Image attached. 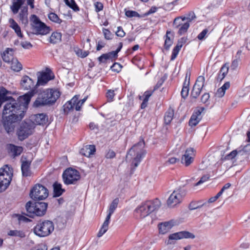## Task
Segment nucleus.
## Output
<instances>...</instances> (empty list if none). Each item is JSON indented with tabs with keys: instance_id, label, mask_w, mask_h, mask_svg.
<instances>
[{
	"instance_id": "nucleus-39",
	"label": "nucleus",
	"mask_w": 250,
	"mask_h": 250,
	"mask_svg": "<svg viewBox=\"0 0 250 250\" xmlns=\"http://www.w3.org/2000/svg\"><path fill=\"white\" fill-rule=\"evenodd\" d=\"M66 4L74 11H77L79 10V8L74 0H65Z\"/></svg>"
},
{
	"instance_id": "nucleus-60",
	"label": "nucleus",
	"mask_w": 250,
	"mask_h": 250,
	"mask_svg": "<svg viewBox=\"0 0 250 250\" xmlns=\"http://www.w3.org/2000/svg\"><path fill=\"white\" fill-rule=\"evenodd\" d=\"M209 98V95L208 93H205L201 97V101L203 103H206Z\"/></svg>"
},
{
	"instance_id": "nucleus-30",
	"label": "nucleus",
	"mask_w": 250,
	"mask_h": 250,
	"mask_svg": "<svg viewBox=\"0 0 250 250\" xmlns=\"http://www.w3.org/2000/svg\"><path fill=\"white\" fill-rule=\"evenodd\" d=\"M30 163L28 161L23 162L21 164V170L24 176H28L30 174L29 167Z\"/></svg>"
},
{
	"instance_id": "nucleus-44",
	"label": "nucleus",
	"mask_w": 250,
	"mask_h": 250,
	"mask_svg": "<svg viewBox=\"0 0 250 250\" xmlns=\"http://www.w3.org/2000/svg\"><path fill=\"white\" fill-rule=\"evenodd\" d=\"M181 48L179 47L177 45L174 48L171 57V60H173L176 58Z\"/></svg>"
},
{
	"instance_id": "nucleus-51",
	"label": "nucleus",
	"mask_w": 250,
	"mask_h": 250,
	"mask_svg": "<svg viewBox=\"0 0 250 250\" xmlns=\"http://www.w3.org/2000/svg\"><path fill=\"white\" fill-rule=\"evenodd\" d=\"M111 68L113 71L118 72L121 70L122 66L118 63H114L111 67Z\"/></svg>"
},
{
	"instance_id": "nucleus-59",
	"label": "nucleus",
	"mask_w": 250,
	"mask_h": 250,
	"mask_svg": "<svg viewBox=\"0 0 250 250\" xmlns=\"http://www.w3.org/2000/svg\"><path fill=\"white\" fill-rule=\"evenodd\" d=\"M177 159L175 157H171L168 159V160H167L166 162V165L167 166L170 165V164H174L176 163L177 162Z\"/></svg>"
},
{
	"instance_id": "nucleus-48",
	"label": "nucleus",
	"mask_w": 250,
	"mask_h": 250,
	"mask_svg": "<svg viewBox=\"0 0 250 250\" xmlns=\"http://www.w3.org/2000/svg\"><path fill=\"white\" fill-rule=\"evenodd\" d=\"M240 61V58H239L238 59H235L234 60L231 64V65H230V69L232 70H234L235 69H236V68L238 67V63H239V62Z\"/></svg>"
},
{
	"instance_id": "nucleus-20",
	"label": "nucleus",
	"mask_w": 250,
	"mask_h": 250,
	"mask_svg": "<svg viewBox=\"0 0 250 250\" xmlns=\"http://www.w3.org/2000/svg\"><path fill=\"white\" fill-rule=\"evenodd\" d=\"M6 149L8 154L13 158L20 155L23 151L22 147L11 144L6 145Z\"/></svg>"
},
{
	"instance_id": "nucleus-64",
	"label": "nucleus",
	"mask_w": 250,
	"mask_h": 250,
	"mask_svg": "<svg viewBox=\"0 0 250 250\" xmlns=\"http://www.w3.org/2000/svg\"><path fill=\"white\" fill-rule=\"evenodd\" d=\"M205 108L203 107H199L197 109V111L195 112V113H196L197 114H198L201 117V114L202 113V112H203L205 110Z\"/></svg>"
},
{
	"instance_id": "nucleus-43",
	"label": "nucleus",
	"mask_w": 250,
	"mask_h": 250,
	"mask_svg": "<svg viewBox=\"0 0 250 250\" xmlns=\"http://www.w3.org/2000/svg\"><path fill=\"white\" fill-rule=\"evenodd\" d=\"M188 91H189L188 85H185L184 84L183 88L181 91L182 97L184 99H185L186 97H187V96H188Z\"/></svg>"
},
{
	"instance_id": "nucleus-62",
	"label": "nucleus",
	"mask_w": 250,
	"mask_h": 250,
	"mask_svg": "<svg viewBox=\"0 0 250 250\" xmlns=\"http://www.w3.org/2000/svg\"><path fill=\"white\" fill-rule=\"evenodd\" d=\"M79 96L75 95L71 100L70 102L75 106L77 103L78 102Z\"/></svg>"
},
{
	"instance_id": "nucleus-18",
	"label": "nucleus",
	"mask_w": 250,
	"mask_h": 250,
	"mask_svg": "<svg viewBox=\"0 0 250 250\" xmlns=\"http://www.w3.org/2000/svg\"><path fill=\"white\" fill-rule=\"evenodd\" d=\"M38 81L36 86L43 85L50 80L54 79V76L51 72H39L37 73Z\"/></svg>"
},
{
	"instance_id": "nucleus-54",
	"label": "nucleus",
	"mask_w": 250,
	"mask_h": 250,
	"mask_svg": "<svg viewBox=\"0 0 250 250\" xmlns=\"http://www.w3.org/2000/svg\"><path fill=\"white\" fill-rule=\"evenodd\" d=\"M208 32V29H205L202 31L201 33H200L197 36V38L199 40H202L205 38V36L207 34Z\"/></svg>"
},
{
	"instance_id": "nucleus-5",
	"label": "nucleus",
	"mask_w": 250,
	"mask_h": 250,
	"mask_svg": "<svg viewBox=\"0 0 250 250\" xmlns=\"http://www.w3.org/2000/svg\"><path fill=\"white\" fill-rule=\"evenodd\" d=\"M47 208L46 203L28 201L25 205L26 215L30 217H33L34 215L42 216L46 213Z\"/></svg>"
},
{
	"instance_id": "nucleus-34",
	"label": "nucleus",
	"mask_w": 250,
	"mask_h": 250,
	"mask_svg": "<svg viewBox=\"0 0 250 250\" xmlns=\"http://www.w3.org/2000/svg\"><path fill=\"white\" fill-rule=\"evenodd\" d=\"M201 119V117L199 115L195 112L193 113L189 120V125L191 126L196 125L200 122Z\"/></svg>"
},
{
	"instance_id": "nucleus-12",
	"label": "nucleus",
	"mask_w": 250,
	"mask_h": 250,
	"mask_svg": "<svg viewBox=\"0 0 250 250\" xmlns=\"http://www.w3.org/2000/svg\"><path fill=\"white\" fill-rule=\"evenodd\" d=\"M48 196V189L41 184L35 185L30 192V197L34 200H42L46 199Z\"/></svg>"
},
{
	"instance_id": "nucleus-22",
	"label": "nucleus",
	"mask_w": 250,
	"mask_h": 250,
	"mask_svg": "<svg viewBox=\"0 0 250 250\" xmlns=\"http://www.w3.org/2000/svg\"><path fill=\"white\" fill-rule=\"evenodd\" d=\"M96 151L95 146L94 145H87L80 150V153L86 156L89 157L94 153Z\"/></svg>"
},
{
	"instance_id": "nucleus-15",
	"label": "nucleus",
	"mask_w": 250,
	"mask_h": 250,
	"mask_svg": "<svg viewBox=\"0 0 250 250\" xmlns=\"http://www.w3.org/2000/svg\"><path fill=\"white\" fill-rule=\"evenodd\" d=\"M195 238V235L187 231H182L175 232L169 235L168 240L166 241L167 245L174 244L177 240L183 238Z\"/></svg>"
},
{
	"instance_id": "nucleus-3",
	"label": "nucleus",
	"mask_w": 250,
	"mask_h": 250,
	"mask_svg": "<svg viewBox=\"0 0 250 250\" xmlns=\"http://www.w3.org/2000/svg\"><path fill=\"white\" fill-rule=\"evenodd\" d=\"M145 145L144 140H140L129 150L126 154V161L131 162L135 168L138 167L142 158L146 154V151L144 149Z\"/></svg>"
},
{
	"instance_id": "nucleus-41",
	"label": "nucleus",
	"mask_w": 250,
	"mask_h": 250,
	"mask_svg": "<svg viewBox=\"0 0 250 250\" xmlns=\"http://www.w3.org/2000/svg\"><path fill=\"white\" fill-rule=\"evenodd\" d=\"M170 31H167V38L165 42V47L166 49H168L169 47L172 43V41L170 39V37L168 36V34L170 33Z\"/></svg>"
},
{
	"instance_id": "nucleus-23",
	"label": "nucleus",
	"mask_w": 250,
	"mask_h": 250,
	"mask_svg": "<svg viewBox=\"0 0 250 250\" xmlns=\"http://www.w3.org/2000/svg\"><path fill=\"white\" fill-rule=\"evenodd\" d=\"M14 52V50L13 49L9 48H7L2 55L3 61L8 63L11 62L12 60L14 59L13 57Z\"/></svg>"
},
{
	"instance_id": "nucleus-36",
	"label": "nucleus",
	"mask_w": 250,
	"mask_h": 250,
	"mask_svg": "<svg viewBox=\"0 0 250 250\" xmlns=\"http://www.w3.org/2000/svg\"><path fill=\"white\" fill-rule=\"evenodd\" d=\"M154 91H146L144 93L145 96L143 102L141 104V108H145L147 106V104L149 97L151 96Z\"/></svg>"
},
{
	"instance_id": "nucleus-14",
	"label": "nucleus",
	"mask_w": 250,
	"mask_h": 250,
	"mask_svg": "<svg viewBox=\"0 0 250 250\" xmlns=\"http://www.w3.org/2000/svg\"><path fill=\"white\" fill-rule=\"evenodd\" d=\"M64 182L66 185L75 184L80 180L81 176L77 170L72 168L66 169L62 175Z\"/></svg>"
},
{
	"instance_id": "nucleus-26",
	"label": "nucleus",
	"mask_w": 250,
	"mask_h": 250,
	"mask_svg": "<svg viewBox=\"0 0 250 250\" xmlns=\"http://www.w3.org/2000/svg\"><path fill=\"white\" fill-rule=\"evenodd\" d=\"M229 86L230 84L229 82L225 83L221 87L218 89L215 93V96L218 98L223 97L225 95L226 90L228 89Z\"/></svg>"
},
{
	"instance_id": "nucleus-17",
	"label": "nucleus",
	"mask_w": 250,
	"mask_h": 250,
	"mask_svg": "<svg viewBox=\"0 0 250 250\" xmlns=\"http://www.w3.org/2000/svg\"><path fill=\"white\" fill-rule=\"evenodd\" d=\"M205 79L204 76H200L198 77L193 87L191 92V96L194 98H197L204 86Z\"/></svg>"
},
{
	"instance_id": "nucleus-55",
	"label": "nucleus",
	"mask_w": 250,
	"mask_h": 250,
	"mask_svg": "<svg viewBox=\"0 0 250 250\" xmlns=\"http://www.w3.org/2000/svg\"><path fill=\"white\" fill-rule=\"evenodd\" d=\"M64 110L67 109L68 110L75 108V106L72 104L70 101L67 102L64 105Z\"/></svg>"
},
{
	"instance_id": "nucleus-4",
	"label": "nucleus",
	"mask_w": 250,
	"mask_h": 250,
	"mask_svg": "<svg viewBox=\"0 0 250 250\" xmlns=\"http://www.w3.org/2000/svg\"><path fill=\"white\" fill-rule=\"evenodd\" d=\"M161 205V201L156 198L142 203L136 208L135 211L140 218H144L152 212L158 210Z\"/></svg>"
},
{
	"instance_id": "nucleus-50",
	"label": "nucleus",
	"mask_w": 250,
	"mask_h": 250,
	"mask_svg": "<svg viewBox=\"0 0 250 250\" xmlns=\"http://www.w3.org/2000/svg\"><path fill=\"white\" fill-rule=\"evenodd\" d=\"M21 45L24 49H30L32 47L31 43L27 41L21 42Z\"/></svg>"
},
{
	"instance_id": "nucleus-24",
	"label": "nucleus",
	"mask_w": 250,
	"mask_h": 250,
	"mask_svg": "<svg viewBox=\"0 0 250 250\" xmlns=\"http://www.w3.org/2000/svg\"><path fill=\"white\" fill-rule=\"evenodd\" d=\"M9 22L10 23V27L14 30L17 36L20 38H22V35L21 32V28L18 23L13 19H10L9 20Z\"/></svg>"
},
{
	"instance_id": "nucleus-52",
	"label": "nucleus",
	"mask_w": 250,
	"mask_h": 250,
	"mask_svg": "<svg viewBox=\"0 0 250 250\" xmlns=\"http://www.w3.org/2000/svg\"><path fill=\"white\" fill-rule=\"evenodd\" d=\"M116 34L118 37H123L125 36V34L121 27H118V30L116 32Z\"/></svg>"
},
{
	"instance_id": "nucleus-31",
	"label": "nucleus",
	"mask_w": 250,
	"mask_h": 250,
	"mask_svg": "<svg viewBox=\"0 0 250 250\" xmlns=\"http://www.w3.org/2000/svg\"><path fill=\"white\" fill-rule=\"evenodd\" d=\"M53 189L54 196L56 197H59L61 196L64 191V190L62 188L61 184L57 182H55L53 184Z\"/></svg>"
},
{
	"instance_id": "nucleus-45",
	"label": "nucleus",
	"mask_w": 250,
	"mask_h": 250,
	"mask_svg": "<svg viewBox=\"0 0 250 250\" xmlns=\"http://www.w3.org/2000/svg\"><path fill=\"white\" fill-rule=\"evenodd\" d=\"M76 54L79 57L84 58L88 55L89 52L87 51H83L81 49H78L76 51Z\"/></svg>"
},
{
	"instance_id": "nucleus-9",
	"label": "nucleus",
	"mask_w": 250,
	"mask_h": 250,
	"mask_svg": "<svg viewBox=\"0 0 250 250\" xmlns=\"http://www.w3.org/2000/svg\"><path fill=\"white\" fill-rule=\"evenodd\" d=\"M31 29L35 34L46 35L49 33L50 28L42 22L35 15H32L30 18Z\"/></svg>"
},
{
	"instance_id": "nucleus-11",
	"label": "nucleus",
	"mask_w": 250,
	"mask_h": 250,
	"mask_svg": "<svg viewBox=\"0 0 250 250\" xmlns=\"http://www.w3.org/2000/svg\"><path fill=\"white\" fill-rule=\"evenodd\" d=\"M12 176V173L8 166L6 165L0 168V193L8 188L11 181Z\"/></svg>"
},
{
	"instance_id": "nucleus-1",
	"label": "nucleus",
	"mask_w": 250,
	"mask_h": 250,
	"mask_svg": "<svg viewBox=\"0 0 250 250\" xmlns=\"http://www.w3.org/2000/svg\"><path fill=\"white\" fill-rule=\"evenodd\" d=\"M9 91L4 88L0 89V108L3 105V127L7 133L14 132L15 124L24 115L25 106L7 95Z\"/></svg>"
},
{
	"instance_id": "nucleus-10",
	"label": "nucleus",
	"mask_w": 250,
	"mask_h": 250,
	"mask_svg": "<svg viewBox=\"0 0 250 250\" xmlns=\"http://www.w3.org/2000/svg\"><path fill=\"white\" fill-rule=\"evenodd\" d=\"M35 127L34 123L30 120L22 122L17 132L19 140H23L31 135L34 132Z\"/></svg>"
},
{
	"instance_id": "nucleus-47",
	"label": "nucleus",
	"mask_w": 250,
	"mask_h": 250,
	"mask_svg": "<svg viewBox=\"0 0 250 250\" xmlns=\"http://www.w3.org/2000/svg\"><path fill=\"white\" fill-rule=\"evenodd\" d=\"M115 94L114 90H109L106 93V97L108 101H112Z\"/></svg>"
},
{
	"instance_id": "nucleus-49",
	"label": "nucleus",
	"mask_w": 250,
	"mask_h": 250,
	"mask_svg": "<svg viewBox=\"0 0 250 250\" xmlns=\"http://www.w3.org/2000/svg\"><path fill=\"white\" fill-rule=\"evenodd\" d=\"M31 250H47V248L44 244H40L32 249Z\"/></svg>"
},
{
	"instance_id": "nucleus-32",
	"label": "nucleus",
	"mask_w": 250,
	"mask_h": 250,
	"mask_svg": "<svg viewBox=\"0 0 250 250\" xmlns=\"http://www.w3.org/2000/svg\"><path fill=\"white\" fill-rule=\"evenodd\" d=\"M62 34L60 32H54L50 37V42L52 43H56L61 41Z\"/></svg>"
},
{
	"instance_id": "nucleus-7",
	"label": "nucleus",
	"mask_w": 250,
	"mask_h": 250,
	"mask_svg": "<svg viewBox=\"0 0 250 250\" xmlns=\"http://www.w3.org/2000/svg\"><path fill=\"white\" fill-rule=\"evenodd\" d=\"M54 229L53 223L49 220L40 221L34 229V232L40 237H46L49 235Z\"/></svg>"
},
{
	"instance_id": "nucleus-57",
	"label": "nucleus",
	"mask_w": 250,
	"mask_h": 250,
	"mask_svg": "<svg viewBox=\"0 0 250 250\" xmlns=\"http://www.w3.org/2000/svg\"><path fill=\"white\" fill-rule=\"evenodd\" d=\"M103 32L105 39L107 40L111 39V36L112 34H111L110 31H109L108 29H104Z\"/></svg>"
},
{
	"instance_id": "nucleus-8",
	"label": "nucleus",
	"mask_w": 250,
	"mask_h": 250,
	"mask_svg": "<svg viewBox=\"0 0 250 250\" xmlns=\"http://www.w3.org/2000/svg\"><path fill=\"white\" fill-rule=\"evenodd\" d=\"M195 18V15L193 13L189 14L188 16L186 17L176 18L173 21V25L175 26L176 28H179L178 34L182 35L185 33L189 26V22Z\"/></svg>"
},
{
	"instance_id": "nucleus-38",
	"label": "nucleus",
	"mask_w": 250,
	"mask_h": 250,
	"mask_svg": "<svg viewBox=\"0 0 250 250\" xmlns=\"http://www.w3.org/2000/svg\"><path fill=\"white\" fill-rule=\"evenodd\" d=\"M48 18L50 21L57 23H61L62 22V20L59 18L58 15L54 13H50L48 15Z\"/></svg>"
},
{
	"instance_id": "nucleus-58",
	"label": "nucleus",
	"mask_w": 250,
	"mask_h": 250,
	"mask_svg": "<svg viewBox=\"0 0 250 250\" xmlns=\"http://www.w3.org/2000/svg\"><path fill=\"white\" fill-rule=\"evenodd\" d=\"M95 7L96 8V11L97 12H99L101 11L103 8V5L102 3L99 2H97L95 3Z\"/></svg>"
},
{
	"instance_id": "nucleus-42",
	"label": "nucleus",
	"mask_w": 250,
	"mask_h": 250,
	"mask_svg": "<svg viewBox=\"0 0 250 250\" xmlns=\"http://www.w3.org/2000/svg\"><path fill=\"white\" fill-rule=\"evenodd\" d=\"M209 178L210 175L208 174L203 175L201 178L200 180L194 185V186H198L201 185V184L207 181L209 179Z\"/></svg>"
},
{
	"instance_id": "nucleus-28",
	"label": "nucleus",
	"mask_w": 250,
	"mask_h": 250,
	"mask_svg": "<svg viewBox=\"0 0 250 250\" xmlns=\"http://www.w3.org/2000/svg\"><path fill=\"white\" fill-rule=\"evenodd\" d=\"M11 68L14 71L18 72L22 70V65L17 59H14L11 62Z\"/></svg>"
},
{
	"instance_id": "nucleus-6",
	"label": "nucleus",
	"mask_w": 250,
	"mask_h": 250,
	"mask_svg": "<svg viewBox=\"0 0 250 250\" xmlns=\"http://www.w3.org/2000/svg\"><path fill=\"white\" fill-rule=\"evenodd\" d=\"M21 84L22 87L24 89H31V91L25 94L23 97L24 101V104L27 105L29 103L31 98L34 96L37 92L36 89L34 88L36 86V85H35L34 81L26 75L23 76L22 78L21 81Z\"/></svg>"
},
{
	"instance_id": "nucleus-40",
	"label": "nucleus",
	"mask_w": 250,
	"mask_h": 250,
	"mask_svg": "<svg viewBox=\"0 0 250 250\" xmlns=\"http://www.w3.org/2000/svg\"><path fill=\"white\" fill-rule=\"evenodd\" d=\"M229 66L226 63L223 65V66L221 67L220 71V73H222V77L221 78V81H222L227 74Z\"/></svg>"
},
{
	"instance_id": "nucleus-13",
	"label": "nucleus",
	"mask_w": 250,
	"mask_h": 250,
	"mask_svg": "<svg viewBox=\"0 0 250 250\" xmlns=\"http://www.w3.org/2000/svg\"><path fill=\"white\" fill-rule=\"evenodd\" d=\"M119 200L118 198H115L114 200H113V201L110 204L108 209V214L107 215L105 220L102 225V228H101L100 231L97 234L98 237H101L104 233H105L107 231L108 229V225L111 216L112 214L114 212V210L117 208L118 204L119 203Z\"/></svg>"
},
{
	"instance_id": "nucleus-16",
	"label": "nucleus",
	"mask_w": 250,
	"mask_h": 250,
	"mask_svg": "<svg viewBox=\"0 0 250 250\" xmlns=\"http://www.w3.org/2000/svg\"><path fill=\"white\" fill-rule=\"evenodd\" d=\"M184 196V192L181 190L173 191L167 200V206L169 208L176 207L181 203Z\"/></svg>"
},
{
	"instance_id": "nucleus-27",
	"label": "nucleus",
	"mask_w": 250,
	"mask_h": 250,
	"mask_svg": "<svg viewBox=\"0 0 250 250\" xmlns=\"http://www.w3.org/2000/svg\"><path fill=\"white\" fill-rule=\"evenodd\" d=\"M35 121L38 125H44L47 122L48 117L44 114H39L35 116Z\"/></svg>"
},
{
	"instance_id": "nucleus-33",
	"label": "nucleus",
	"mask_w": 250,
	"mask_h": 250,
	"mask_svg": "<svg viewBox=\"0 0 250 250\" xmlns=\"http://www.w3.org/2000/svg\"><path fill=\"white\" fill-rule=\"evenodd\" d=\"M115 57V53L111 51L108 53L103 54L98 58V60L100 62H105L106 60L112 59Z\"/></svg>"
},
{
	"instance_id": "nucleus-35",
	"label": "nucleus",
	"mask_w": 250,
	"mask_h": 250,
	"mask_svg": "<svg viewBox=\"0 0 250 250\" xmlns=\"http://www.w3.org/2000/svg\"><path fill=\"white\" fill-rule=\"evenodd\" d=\"M174 115V110L172 109H169L166 113L164 117L165 123L168 125L170 123Z\"/></svg>"
},
{
	"instance_id": "nucleus-21",
	"label": "nucleus",
	"mask_w": 250,
	"mask_h": 250,
	"mask_svg": "<svg viewBox=\"0 0 250 250\" xmlns=\"http://www.w3.org/2000/svg\"><path fill=\"white\" fill-rule=\"evenodd\" d=\"M174 226L172 221L165 222L160 224L158 226L159 232L164 234L168 232Z\"/></svg>"
},
{
	"instance_id": "nucleus-29",
	"label": "nucleus",
	"mask_w": 250,
	"mask_h": 250,
	"mask_svg": "<svg viewBox=\"0 0 250 250\" xmlns=\"http://www.w3.org/2000/svg\"><path fill=\"white\" fill-rule=\"evenodd\" d=\"M242 155H243V152L242 151V150H239L238 151L236 150H234L232 151H231L229 154L227 155L225 157V159L226 160H232L233 159H234L235 158L236 159H238L239 156H241Z\"/></svg>"
},
{
	"instance_id": "nucleus-53",
	"label": "nucleus",
	"mask_w": 250,
	"mask_h": 250,
	"mask_svg": "<svg viewBox=\"0 0 250 250\" xmlns=\"http://www.w3.org/2000/svg\"><path fill=\"white\" fill-rule=\"evenodd\" d=\"M190 76V71L189 70H188L186 72V77H185V81L184 83L185 85H188L189 83V79Z\"/></svg>"
},
{
	"instance_id": "nucleus-63",
	"label": "nucleus",
	"mask_w": 250,
	"mask_h": 250,
	"mask_svg": "<svg viewBox=\"0 0 250 250\" xmlns=\"http://www.w3.org/2000/svg\"><path fill=\"white\" fill-rule=\"evenodd\" d=\"M242 151L243 152V154L245 153V152H249V153H250V144H248L247 145V146H246L242 150Z\"/></svg>"
},
{
	"instance_id": "nucleus-61",
	"label": "nucleus",
	"mask_w": 250,
	"mask_h": 250,
	"mask_svg": "<svg viewBox=\"0 0 250 250\" xmlns=\"http://www.w3.org/2000/svg\"><path fill=\"white\" fill-rule=\"evenodd\" d=\"M164 82V80L163 79H160L157 83V84L155 85L154 88L153 89V91L156 90V89H158L163 83Z\"/></svg>"
},
{
	"instance_id": "nucleus-46",
	"label": "nucleus",
	"mask_w": 250,
	"mask_h": 250,
	"mask_svg": "<svg viewBox=\"0 0 250 250\" xmlns=\"http://www.w3.org/2000/svg\"><path fill=\"white\" fill-rule=\"evenodd\" d=\"M125 14L127 17L130 18L133 17H139V14L137 12L134 11H125Z\"/></svg>"
},
{
	"instance_id": "nucleus-56",
	"label": "nucleus",
	"mask_w": 250,
	"mask_h": 250,
	"mask_svg": "<svg viewBox=\"0 0 250 250\" xmlns=\"http://www.w3.org/2000/svg\"><path fill=\"white\" fill-rule=\"evenodd\" d=\"M116 155L115 152L113 150H109L106 154L105 157L107 159H112Z\"/></svg>"
},
{
	"instance_id": "nucleus-37",
	"label": "nucleus",
	"mask_w": 250,
	"mask_h": 250,
	"mask_svg": "<svg viewBox=\"0 0 250 250\" xmlns=\"http://www.w3.org/2000/svg\"><path fill=\"white\" fill-rule=\"evenodd\" d=\"M8 235L11 236H18L21 238L25 237L24 233L21 230H11L8 232Z\"/></svg>"
},
{
	"instance_id": "nucleus-19",
	"label": "nucleus",
	"mask_w": 250,
	"mask_h": 250,
	"mask_svg": "<svg viewBox=\"0 0 250 250\" xmlns=\"http://www.w3.org/2000/svg\"><path fill=\"white\" fill-rule=\"evenodd\" d=\"M193 148L190 147L186 150L184 155L183 156L181 162L186 167L189 166L192 163L193 161Z\"/></svg>"
},
{
	"instance_id": "nucleus-25",
	"label": "nucleus",
	"mask_w": 250,
	"mask_h": 250,
	"mask_svg": "<svg viewBox=\"0 0 250 250\" xmlns=\"http://www.w3.org/2000/svg\"><path fill=\"white\" fill-rule=\"evenodd\" d=\"M28 8L27 7H23L19 14L20 20L21 22L26 25L28 23Z\"/></svg>"
},
{
	"instance_id": "nucleus-2",
	"label": "nucleus",
	"mask_w": 250,
	"mask_h": 250,
	"mask_svg": "<svg viewBox=\"0 0 250 250\" xmlns=\"http://www.w3.org/2000/svg\"><path fill=\"white\" fill-rule=\"evenodd\" d=\"M61 95L60 92L56 89H46L40 91L33 104V106L39 108L54 104Z\"/></svg>"
}]
</instances>
